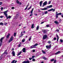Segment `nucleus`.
I'll return each instance as SVG.
<instances>
[{
    "instance_id": "obj_21",
    "label": "nucleus",
    "mask_w": 63,
    "mask_h": 63,
    "mask_svg": "<svg viewBox=\"0 0 63 63\" xmlns=\"http://www.w3.org/2000/svg\"><path fill=\"white\" fill-rule=\"evenodd\" d=\"M7 50H6L4 51V53L2 54V55H3V54H4L6 53L7 52Z\"/></svg>"
},
{
    "instance_id": "obj_61",
    "label": "nucleus",
    "mask_w": 63,
    "mask_h": 63,
    "mask_svg": "<svg viewBox=\"0 0 63 63\" xmlns=\"http://www.w3.org/2000/svg\"><path fill=\"white\" fill-rule=\"evenodd\" d=\"M27 7H26V8H25V10H26L27 9Z\"/></svg>"
},
{
    "instance_id": "obj_52",
    "label": "nucleus",
    "mask_w": 63,
    "mask_h": 63,
    "mask_svg": "<svg viewBox=\"0 0 63 63\" xmlns=\"http://www.w3.org/2000/svg\"><path fill=\"white\" fill-rule=\"evenodd\" d=\"M2 4V2H0V5H1Z\"/></svg>"
},
{
    "instance_id": "obj_63",
    "label": "nucleus",
    "mask_w": 63,
    "mask_h": 63,
    "mask_svg": "<svg viewBox=\"0 0 63 63\" xmlns=\"http://www.w3.org/2000/svg\"><path fill=\"white\" fill-rule=\"evenodd\" d=\"M1 10H3V8L2 7L1 8Z\"/></svg>"
},
{
    "instance_id": "obj_15",
    "label": "nucleus",
    "mask_w": 63,
    "mask_h": 63,
    "mask_svg": "<svg viewBox=\"0 0 63 63\" xmlns=\"http://www.w3.org/2000/svg\"><path fill=\"white\" fill-rule=\"evenodd\" d=\"M42 59H44V60H46L47 59V58H46L45 56L43 57H42Z\"/></svg>"
},
{
    "instance_id": "obj_48",
    "label": "nucleus",
    "mask_w": 63,
    "mask_h": 63,
    "mask_svg": "<svg viewBox=\"0 0 63 63\" xmlns=\"http://www.w3.org/2000/svg\"><path fill=\"white\" fill-rule=\"evenodd\" d=\"M48 3V4H50L51 3V1H49Z\"/></svg>"
},
{
    "instance_id": "obj_56",
    "label": "nucleus",
    "mask_w": 63,
    "mask_h": 63,
    "mask_svg": "<svg viewBox=\"0 0 63 63\" xmlns=\"http://www.w3.org/2000/svg\"><path fill=\"white\" fill-rule=\"evenodd\" d=\"M21 46V45L20 44H19L18 45V47H20Z\"/></svg>"
},
{
    "instance_id": "obj_2",
    "label": "nucleus",
    "mask_w": 63,
    "mask_h": 63,
    "mask_svg": "<svg viewBox=\"0 0 63 63\" xmlns=\"http://www.w3.org/2000/svg\"><path fill=\"white\" fill-rule=\"evenodd\" d=\"M62 15L61 13H58V12H56V18H57L58 17V16L59 15Z\"/></svg>"
},
{
    "instance_id": "obj_41",
    "label": "nucleus",
    "mask_w": 63,
    "mask_h": 63,
    "mask_svg": "<svg viewBox=\"0 0 63 63\" xmlns=\"http://www.w3.org/2000/svg\"><path fill=\"white\" fill-rule=\"evenodd\" d=\"M35 56H32V58H34L35 57Z\"/></svg>"
},
{
    "instance_id": "obj_64",
    "label": "nucleus",
    "mask_w": 63,
    "mask_h": 63,
    "mask_svg": "<svg viewBox=\"0 0 63 63\" xmlns=\"http://www.w3.org/2000/svg\"><path fill=\"white\" fill-rule=\"evenodd\" d=\"M62 17H63V14L62 15Z\"/></svg>"
},
{
    "instance_id": "obj_42",
    "label": "nucleus",
    "mask_w": 63,
    "mask_h": 63,
    "mask_svg": "<svg viewBox=\"0 0 63 63\" xmlns=\"http://www.w3.org/2000/svg\"><path fill=\"white\" fill-rule=\"evenodd\" d=\"M60 41L61 42V43H62V42H63V40H62V39H61L60 40Z\"/></svg>"
},
{
    "instance_id": "obj_12",
    "label": "nucleus",
    "mask_w": 63,
    "mask_h": 63,
    "mask_svg": "<svg viewBox=\"0 0 63 63\" xmlns=\"http://www.w3.org/2000/svg\"><path fill=\"white\" fill-rule=\"evenodd\" d=\"M47 8H41V10H47Z\"/></svg>"
},
{
    "instance_id": "obj_58",
    "label": "nucleus",
    "mask_w": 63,
    "mask_h": 63,
    "mask_svg": "<svg viewBox=\"0 0 63 63\" xmlns=\"http://www.w3.org/2000/svg\"><path fill=\"white\" fill-rule=\"evenodd\" d=\"M59 39V38H57V42H58V40Z\"/></svg>"
},
{
    "instance_id": "obj_29",
    "label": "nucleus",
    "mask_w": 63,
    "mask_h": 63,
    "mask_svg": "<svg viewBox=\"0 0 63 63\" xmlns=\"http://www.w3.org/2000/svg\"><path fill=\"white\" fill-rule=\"evenodd\" d=\"M25 41V39H23L22 40V42H23V43H24V42Z\"/></svg>"
},
{
    "instance_id": "obj_28",
    "label": "nucleus",
    "mask_w": 63,
    "mask_h": 63,
    "mask_svg": "<svg viewBox=\"0 0 63 63\" xmlns=\"http://www.w3.org/2000/svg\"><path fill=\"white\" fill-rule=\"evenodd\" d=\"M42 51L43 53V54H45V53H46V52L44 51V50H42Z\"/></svg>"
},
{
    "instance_id": "obj_16",
    "label": "nucleus",
    "mask_w": 63,
    "mask_h": 63,
    "mask_svg": "<svg viewBox=\"0 0 63 63\" xmlns=\"http://www.w3.org/2000/svg\"><path fill=\"white\" fill-rule=\"evenodd\" d=\"M35 48V46H34V45L31 46L30 47V48Z\"/></svg>"
},
{
    "instance_id": "obj_5",
    "label": "nucleus",
    "mask_w": 63,
    "mask_h": 63,
    "mask_svg": "<svg viewBox=\"0 0 63 63\" xmlns=\"http://www.w3.org/2000/svg\"><path fill=\"white\" fill-rule=\"evenodd\" d=\"M51 44L49 46H46V47L47 49H48V48H51Z\"/></svg>"
},
{
    "instance_id": "obj_27",
    "label": "nucleus",
    "mask_w": 63,
    "mask_h": 63,
    "mask_svg": "<svg viewBox=\"0 0 63 63\" xmlns=\"http://www.w3.org/2000/svg\"><path fill=\"white\" fill-rule=\"evenodd\" d=\"M4 24L2 22H1L0 23V25H3Z\"/></svg>"
},
{
    "instance_id": "obj_44",
    "label": "nucleus",
    "mask_w": 63,
    "mask_h": 63,
    "mask_svg": "<svg viewBox=\"0 0 63 63\" xmlns=\"http://www.w3.org/2000/svg\"><path fill=\"white\" fill-rule=\"evenodd\" d=\"M7 23H4V25H7Z\"/></svg>"
},
{
    "instance_id": "obj_46",
    "label": "nucleus",
    "mask_w": 63,
    "mask_h": 63,
    "mask_svg": "<svg viewBox=\"0 0 63 63\" xmlns=\"http://www.w3.org/2000/svg\"><path fill=\"white\" fill-rule=\"evenodd\" d=\"M32 58H29V59L30 60H32Z\"/></svg>"
},
{
    "instance_id": "obj_40",
    "label": "nucleus",
    "mask_w": 63,
    "mask_h": 63,
    "mask_svg": "<svg viewBox=\"0 0 63 63\" xmlns=\"http://www.w3.org/2000/svg\"><path fill=\"white\" fill-rule=\"evenodd\" d=\"M2 42H0V46H2Z\"/></svg>"
},
{
    "instance_id": "obj_37",
    "label": "nucleus",
    "mask_w": 63,
    "mask_h": 63,
    "mask_svg": "<svg viewBox=\"0 0 63 63\" xmlns=\"http://www.w3.org/2000/svg\"><path fill=\"white\" fill-rule=\"evenodd\" d=\"M16 33L15 32L14 34V37H16Z\"/></svg>"
},
{
    "instance_id": "obj_60",
    "label": "nucleus",
    "mask_w": 63,
    "mask_h": 63,
    "mask_svg": "<svg viewBox=\"0 0 63 63\" xmlns=\"http://www.w3.org/2000/svg\"><path fill=\"white\" fill-rule=\"evenodd\" d=\"M16 62H17V61L16 60L15 61V62H14V63H16Z\"/></svg>"
},
{
    "instance_id": "obj_26",
    "label": "nucleus",
    "mask_w": 63,
    "mask_h": 63,
    "mask_svg": "<svg viewBox=\"0 0 63 63\" xmlns=\"http://www.w3.org/2000/svg\"><path fill=\"white\" fill-rule=\"evenodd\" d=\"M38 45V44L37 43H36L34 45V46L35 47H36V46H37Z\"/></svg>"
},
{
    "instance_id": "obj_20",
    "label": "nucleus",
    "mask_w": 63,
    "mask_h": 63,
    "mask_svg": "<svg viewBox=\"0 0 63 63\" xmlns=\"http://www.w3.org/2000/svg\"><path fill=\"white\" fill-rule=\"evenodd\" d=\"M10 35V33H9L6 36V38H7V39H8L9 37V36Z\"/></svg>"
},
{
    "instance_id": "obj_14",
    "label": "nucleus",
    "mask_w": 63,
    "mask_h": 63,
    "mask_svg": "<svg viewBox=\"0 0 63 63\" xmlns=\"http://www.w3.org/2000/svg\"><path fill=\"white\" fill-rule=\"evenodd\" d=\"M47 7L48 8H51V7H52V5H50L47 6Z\"/></svg>"
},
{
    "instance_id": "obj_11",
    "label": "nucleus",
    "mask_w": 63,
    "mask_h": 63,
    "mask_svg": "<svg viewBox=\"0 0 63 63\" xmlns=\"http://www.w3.org/2000/svg\"><path fill=\"white\" fill-rule=\"evenodd\" d=\"M12 54L13 56H15V52L14 51H13L12 53Z\"/></svg>"
},
{
    "instance_id": "obj_49",
    "label": "nucleus",
    "mask_w": 63,
    "mask_h": 63,
    "mask_svg": "<svg viewBox=\"0 0 63 63\" xmlns=\"http://www.w3.org/2000/svg\"><path fill=\"white\" fill-rule=\"evenodd\" d=\"M59 30H58V29L56 30V31L57 32H59Z\"/></svg>"
},
{
    "instance_id": "obj_23",
    "label": "nucleus",
    "mask_w": 63,
    "mask_h": 63,
    "mask_svg": "<svg viewBox=\"0 0 63 63\" xmlns=\"http://www.w3.org/2000/svg\"><path fill=\"white\" fill-rule=\"evenodd\" d=\"M34 24H33L32 25L31 27L32 28H34Z\"/></svg>"
},
{
    "instance_id": "obj_3",
    "label": "nucleus",
    "mask_w": 63,
    "mask_h": 63,
    "mask_svg": "<svg viewBox=\"0 0 63 63\" xmlns=\"http://www.w3.org/2000/svg\"><path fill=\"white\" fill-rule=\"evenodd\" d=\"M47 38V34L44 35L43 37V40H45V39H46Z\"/></svg>"
},
{
    "instance_id": "obj_32",
    "label": "nucleus",
    "mask_w": 63,
    "mask_h": 63,
    "mask_svg": "<svg viewBox=\"0 0 63 63\" xmlns=\"http://www.w3.org/2000/svg\"><path fill=\"white\" fill-rule=\"evenodd\" d=\"M51 42L50 41H48V43L49 44H51Z\"/></svg>"
},
{
    "instance_id": "obj_18",
    "label": "nucleus",
    "mask_w": 63,
    "mask_h": 63,
    "mask_svg": "<svg viewBox=\"0 0 63 63\" xmlns=\"http://www.w3.org/2000/svg\"><path fill=\"white\" fill-rule=\"evenodd\" d=\"M18 16H19V15L18 14H17L15 17V18H16V19H17V17H18Z\"/></svg>"
},
{
    "instance_id": "obj_38",
    "label": "nucleus",
    "mask_w": 63,
    "mask_h": 63,
    "mask_svg": "<svg viewBox=\"0 0 63 63\" xmlns=\"http://www.w3.org/2000/svg\"><path fill=\"white\" fill-rule=\"evenodd\" d=\"M31 7H32V6H30V7L28 9V10H29L31 8Z\"/></svg>"
},
{
    "instance_id": "obj_22",
    "label": "nucleus",
    "mask_w": 63,
    "mask_h": 63,
    "mask_svg": "<svg viewBox=\"0 0 63 63\" xmlns=\"http://www.w3.org/2000/svg\"><path fill=\"white\" fill-rule=\"evenodd\" d=\"M22 52L20 51L19 52V53H18V54L17 55V56H18V55H20V54H21V53Z\"/></svg>"
},
{
    "instance_id": "obj_9",
    "label": "nucleus",
    "mask_w": 63,
    "mask_h": 63,
    "mask_svg": "<svg viewBox=\"0 0 63 63\" xmlns=\"http://www.w3.org/2000/svg\"><path fill=\"white\" fill-rule=\"evenodd\" d=\"M4 37L1 38L0 40V42H1V43H3V41H2L3 39H4Z\"/></svg>"
},
{
    "instance_id": "obj_33",
    "label": "nucleus",
    "mask_w": 63,
    "mask_h": 63,
    "mask_svg": "<svg viewBox=\"0 0 63 63\" xmlns=\"http://www.w3.org/2000/svg\"><path fill=\"white\" fill-rule=\"evenodd\" d=\"M54 61V59H52L51 60V62H52V61Z\"/></svg>"
},
{
    "instance_id": "obj_31",
    "label": "nucleus",
    "mask_w": 63,
    "mask_h": 63,
    "mask_svg": "<svg viewBox=\"0 0 63 63\" xmlns=\"http://www.w3.org/2000/svg\"><path fill=\"white\" fill-rule=\"evenodd\" d=\"M55 10V9H53V8H52V12H54Z\"/></svg>"
},
{
    "instance_id": "obj_13",
    "label": "nucleus",
    "mask_w": 63,
    "mask_h": 63,
    "mask_svg": "<svg viewBox=\"0 0 63 63\" xmlns=\"http://www.w3.org/2000/svg\"><path fill=\"white\" fill-rule=\"evenodd\" d=\"M43 1H41L39 3L40 7H41V6H42V3H43Z\"/></svg>"
},
{
    "instance_id": "obj_45",
    "label": "nucleus",
    "mask_w": 63,
    "mask_h": 63,
    "mask_svg": "<svg viewBox=\"0 0 63 63\" xmlns=\"http://www.w3.org/2000/svg\"><path fill=\"white\" fill-rule=\"evenodd\" d=\"M56 60H55L54 61V63H56Z\"/></svg>"
},
{
    "instance_id": "obj_57",
    "label": "nucleus",
    "mask_w": 63,
    "mask_h": 63,
    "mask_svg": "<svg viewBox=\"0 0 63 63\" xmlns=\"http://www.w3.org/2000/svg\"><path fill=\"white\" fill-rule=\"evenodd\" d=\"M46 26L47 27H48L49 26V25H46Z\"/></svg>"
},
{
    "instance_id": "obj_19",
    "label": "nucleus",
    "mask_w": 63,
    "mask_h": 63,
    "mask_svg": "<svg viewBox=\"0 0 63 63\" xmlns=\"http://www.w3.org/2000/svg\"><path fill=\"white\" fill-rule=\"evenodd\" d=\"M60 51H58L56 53H55V54L56 55H57L58 54V53H60Z\"/></svg>"
},
{
    "instance_id": "obj_1",
    "label": "nucleus",
    "mask_w": 63,
    "mask_h": 63,
    "mask_svg": "<svg viewBox=\"0 0 63 63\" xmlns=\"http://www.w3.org/2000/svg\"><path fill=\"white\" fill-rule=\"evenodd\" d=\"M8 10H7L6 11L3 12L4 14L5 15V16L6 17V19H8L9 18H11V17L10 16H8V15H7V13H8Z\"/></svg>"
},
{
    "instance_id": "obj_35",
    "label": "nucleus",
    "mask_w": 63,
    "mask_h": 63,
    "mask_svg": "<svg viewBox=\"0 0 63 63\" xmlns=\"http://www.w3.org/2000/svg\"><path fill=\"white\" fill-rule=\"evenodd\" d=\"M16 3L17 4H19V2L18 0L16 1Z\"/></svg>"
},
{
    "instance_id": "obj_17",
    "label": "nucleus",
    "mask_w": 63,
    "mask_h": 63,
    "mask_svg": "<svg viewBox=\"0 0 63 63\" xmlns=\"http://www.w3.org/2000/svg\"><path fill=\"white\" fill-rule=\"evenodd\" d=\"M49 31L47 30H42L43 32H47V31Z\"/></svg>"
},
{
    "instance_id": "obj_39",
    "label": "nucleus",
    "mask_w": 63,
    "mask_h": 63,
    "mask_svg": "<svg viewBox=\"0 0 63 63\" xmlns=\"http://www.w3.org/2000/svg\"><path fill=\"white\" fill-rule=\"evenodd\" d=\"M48 12H50V11H52V9H51L50 10H48Z\"/></svg>"
},
{
    "instance_id": "obj_55",
    "label": "nucleus",
    "mask_w": 63,
    "mask_h": 63,
    "mask_svg": "<svg viewBox=\"0 0 63 63\" xmlns=\"http://www.w3.org/2000/svg\"><path fill=\"white\" fill-rule=\"evenodd\" d=\"M31 39V38L30 37V38L29 39V41H30Z\"/></svg>"
},
{
    "instance_id": "obj_50",
    "label": "nucleus",
    "mask_w": 63,
    "mask_h": 63,
    "mask_svg": "<svg viewBox=\"0 0 63 63\" xmlns=\"http://www.w3.org/2000/svg\"><path fill=\"white\" fill-rule=\"evenodd\" d=\"M22 63H26V61H24L22 62Z\"/></svg>"
},
{
    "instance_id": "obj_34",
    "label": "nucleus",
    "mask_w": 63,
    "mask_h": 63,
    "mask_svg": "<svg viewBox=\"0 0 63 63\" xmlns=\"http://www.w3.org/2000/svg\"><path fill=\"white\" fill-rule=\"evenodd\" d=\"M47 14V11H46L44 13V14Z\"/></svg>"
},
{
    "instance_id": "obj_43",
    "label": "nucleus",
    "mask_w": 63,
    "mask_h": 63,
    "mask_svg": "<svg viewBox=\"0 0 63 63\" xmlns=\"http://www.w3.org/2000/svg\"><path fill=\"white\" fill-rule=\"evenodd\" d=\"M56 40V37H54V41H55Z\"/></svg>"
},
{
    "instance_id": "obj_24",
    "label": "nucleus",
    "mask_w": 63,
    "mask_h": 63,
    "mask_svg": "<svg viewBox=\"0 0 63 63\" xmlns=\"http://www.w3.org/2000/svg\"><path fill=\"white\" fill-rule=\"evenodd\" d=\"M3 55H2V54L1 55V56L0 57V60H1L2 59V58H3Z\"/></svg>"
},
{
    "instance_id": "obj_7",
    "label": "nucleus",
    "mask_w": 63,
    "mask_h": 63,
    "mask_svg": "<svg viewBox=\"0 0 63 63\" xmlns=\"http://www.w3.org/2000/svg\"><path fill=\"white\" fill-rule=\"evenodd\" d=\"M21 36L19 37V38H21V37H22V36H23L24 34L23 33V32H21Z\"/></svg>"
},
{
    "instance_id": "obj_62",
    "label": "nucleus",
    "mask_w": 63,
    "mask_h": 63,
    "mask_svg": "<svg viewBox=\"0 0 63 63\" xmlns=\"http://www.w3.org/2000/svg\"><path fill=\"white\" fill-rule=\"evenodd\" d=\"M2 17H3V16H0V18H2Z\"/></svg>"
},
{
    "instance_id": "obj_6",
    "label": "nucleus",
    "mask_w": 63,
    "mask_h": 63,
    "mask_svg": "<svg viewBox=\"0 0 63 63\" xmlns=\"http://www.w3.org/2000/svg\"><path fill=\"white\" fill-rule=\"evenodd\" d=\"M33 10H34L33 8L32 9V11H31L30 13L31 14V15H30V16H32L33 15Z\"/></svg>"
},
{
    "instance_id": "obj_54",
    "label": "nucleus",
    "mask_w": 63,
    "mask_h": 63,
    "mask_svg": "<svg viewBox=\"0 0 63 63\" xmlns=\"http://www.w3.org/2000/svg\"><path fill=\"white\" fill-rule=\"evenodd\" d=\"M15 9V7H12V9Z\"/></svg>"
},
{
    "instance_id": "obj_25",
    "label": "nucleus",
    "mask_w": 63,
    "mask_h": 63,
    "mask_svg": "<svg viewBox=\"0 0 63 63\" xmlns=\"http://www.w3.org/2000/svg\"><path fill=\"white\" fill-rule=\"evenodd\" d=\"M54 23H55V24H58V22L56 21H54Z\"/></svg>"
},
{
    "instance_id": "obj_8",
    "label": "nucleus",
    "mask_w": 63,
    "mask_h": 63,
    "mask_svg": "<svg viewBox=\"0 0 63 63\" xmlns=\"http://www.w3.org/2000/svg\"><path fill=\"white\" fill-rule=\"evenodd\" d=\"M23 52H26V48H24L23 49Z\"/></svg>"
},
{
    "instance_id": "obj_36",
    "label": "nucleus",
    "mask_w": 63,
    "mask_h": 63,
    "mask_svg": "<svg viewBox=\"0 0 63 63\" xmlns=\"http://www.w3.org/2000/svg\"><path fill=\"white\" fill-rule=\"evenodd\" d=\"M26 63H29L30 62L28 60H27V61H26Z\"/></svg>"
},
{
    "instance_id": "obj_53",
    "label": "nucleus",
    "mask_w": 63,
    "mask_h": 63,
    "mask_svg": "<svg viewBox=\"0 0 63 63\" xmlns=\"http://www.w3.org/2000/svg\"><path fill=\"white\" fill-rule=\"evenodd\" d=\"M56 35H57V38H59V36H58V35L57 34Z\"/></svg>"
},
{
    "instance_id": "obj_4",
    "label": "nucleus",
    "mask_w": 63,
    "mask_h": 63,
    "mask_svg": "<svg viewBox=\"0 0 63 63\" xmlns=\"http://www.w3.org/2000/svg\"><path fill=\"white\" fill-rule=\"evenodd\" d=\"M14 39V37L13 36H11L10 38V39L9 40V43H10L11 42H12L13 40V39Z\"/></svg>"
},
{
    "instance_id": "obj_51",
    "label": "nucleus",
    "mask_w": 63,
    "mask_h": 63,
    "mask_svg": "<svg viewBox=\"0 0 63 63\" xmlns=\"http://www.w3.org/2000/svg\"><path fill=\"white\" fill-rule=\"evenodd\" d=\"M35 50L34 49L32 50V52H35Z\"/></svg>"
},
{
    "instance_id": "obj_30",
    "label": "nucleus",
    "mask_w": 63,
    "mask_h": 63,
    "mask_svg": "<svg viewBox=\"0 0 63 63\" xmlns=\"http://www.w3.org/2000/svg\"><path fill=\"white\" fill-rule=\"evenodd\" d=\"M39 25H38L36 28V30H38V29H39Z\"/></svg>"
},
{
    "instance_id": "obj_47",
    "label": "nucleus",
    "mask_w": 63,
    "mask_h": 63,
    "mask_svg": "<svg viewBox=\"0 0 63 63\" xmlns=\"http://www.w3.org/2000/svg\"><path fill=\"white\" fill-rule=\"evenodd\" d=\"M32 61H35V59H32Z\"/></svg>"
},
{
    "instance_id": "obj_59",
    "label": "nucleus",
    "mask_w": 63,
    "mask_h": 63,
    "mask_svg": "<svg viewBox=\"0 0 63 63\" xmlns=\"http://www.w3.org/2000/svg\"><path fill=\"white\" fill-rule=\"evenodd\" d=\"M44 23V22H42L41 23V24H43Z\"/></svg>"
},
{
    "instance_id": "obj_10",
    "label": "nucleus",
    "mask_w": 63,
    "mask_h": 63,
    "mask_svg": "<svg viewBox=\"0 0 63 63\" xmlns=\"http://www.w3.org/2000/svg\"><path fill=\"white\" fill-rule=\"evenodd\" d=\"M47 4V1H46L44 2V3L43 4V5H44V6H45V5H46Z\"/></svg>"
}]
</instances>
